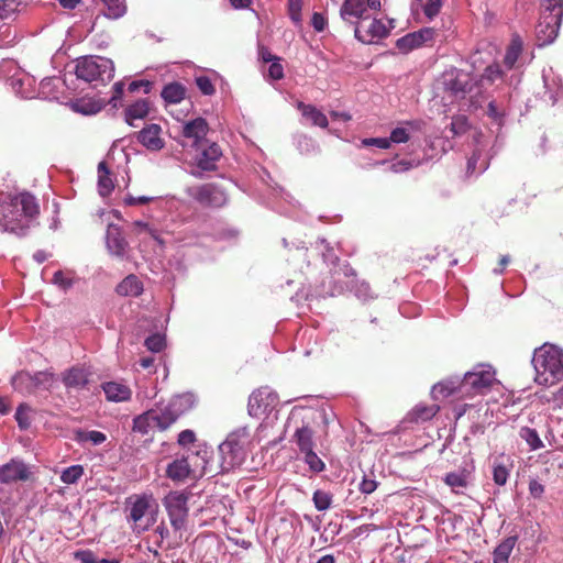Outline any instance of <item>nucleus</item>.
<instances>
[{"mask_svg":"<svg viewBox=\"0 0 563 563\" xmlns=\"http://www.w3.org/2000/svg\"><path fill=\"white\" fill-rule=\"evenodd\" d=\"M161 96L167 103H179L186 96V88L179 82H170L163 88Z\"/></svg>","mask_w":563,"mask_h":563,"instance_id":"obj_36","label":"nucleus"},{"mask_svg":"<svg viewBox=\"0 0 563 563\" xmlns=\"http://www.w3.org/2000/svg\"><path fill=\"white\" fill-rule=\"evenodd\" d=\"M312 439L313 431L307 426L298 428L295 432V442L301 453L313 449Z\"/></svg>","mask_w":563,"mask_h":563,"instance_id":"obj_37","label":"nucleus"},{"mask_svg":"<svg viewBox=\"0 0 563 563\" xmlns=\"http://www.w3.org/2000/svg\"><path fill=\"white\" fill-rule=\"evenodd\" d=\"M29 475V467L22 461L12 460L0 468V482L4 484L26 481Z\"/></svg>","mask_w":563,"mask_h":563,"instance_id":"obj_18","label":"nucleus"},{"mask_svg":"<svg viewBox=\"0 0 563 563\" xmlns=\"http://www.w3.org/2000/svg\"><path fill=\"white\" fill-rule=\"evenodd\" d=\"M104 10L102 11L103 16L111 20H118L125 15L128 7L125 0H99Z\"/></svg>","mask_w":563,"mask_h":563,"instance_id":"obj_34","label":"nucleus"},{"mask_svg":"<svg viewBox=\"0 0 563 563\" xmlns=\"http://www.w3.org/2000/svg\"><path fill=\"white\" fill-rule=\"evenodd\" d=\"M197 457L198 454L174 460L166 468L167 477L175 482L185 481L192 472L191 460Z\"/></svg>","mask_w":563,"mask_h":563,"instance_id":"obj_22","label":"nucleus"},{"mask_svg":"<svg viewBox=\"0 0 563 563\" xmlns=\"http://www.w3.org/2000/svg\"><path fill=\"white\" fill-rule=\"evenodd\" d=\"M150 112V102L147 99H139L125 109V122L134 125L135 120H143Z\"/></svg>","mask_w":563,"mask_h":563,"instance_id":"obj_31","label":"nucleus"},{"mask_svg":"<svg viewBox=\"0 0 563 563\" xmlns=\"http://www.w3.org/2000/svg\"><path fill=\"white\" fill-rule=\"evenodd\" d=\"M49 375L43 372H38L34 376L22 372L12 377V386L15 390L29 393L31 388L38 387L40 385L49 382Z\"/></svg>","mask_w":563,"mask_h":563,"instance_id":"obj_20","label":"nucleus"},{"mask_svg":"<svg viewBox=\"0 0 563 563\" xmlns=\"http://www.w3.org/2000/svg\"><path fill=\"white\" fill-rule=\"evenodd\" d=\"M340 16L354 26L356 22L366 21L369 16L365 0H344L340 9Z\"/></svg>","mask_w":563,"mask_h":563,"instance_id":"obj_17","label":"nucleus"},{"mask_svg":"<svg viewBox=\"0 0 563 563\" xmlns=\"http://www.w3.org/2000/svg\"><path fill=\"white\" fill-rule=\"evenodd\" d=\"M40 212L36 198L27 191L19 192L0 201V229L23 235Z\"/></svg>","mask_w":563,"mask_h":563,"instance_id":"obj_1","label":"nucleus"},{"mask_svg":"<svg viewBox=\"0 0 563 563\" xmlns=\"http://www.w3.org/2000/svg\"><path fill=\"white\" fill-rule=\"evenodd\" d=\"M439 407L435 405H418L409 413L410 420L415 422H423L432 419L438 412Z\"/></svg>","mask_w":563,"mask_h":563,"instance_id":"obj_40","label":"nucleus"},{"mask_svg":"<svg viewBox=\"0 0 563 563\" xmlns=\"http://www.w3.org/2000/svg\"><path fill=\"white\" fill-rule=\"evenodd\" d=\"M195 81H196L197 87L203 95L211 96L214 93V91H216L214 86L208 76H206V75L197 76Z\"/></svg>","mask_w":563,"mask_h":563,"instance_id":"obj_54","label":"nucleus"},{"mask_svg":"<svg viewBox=\"0 0 563 563\" xmlns=\"http://www.w3.org/2000/svg\"><path fill=\"white\" fill-rule=\"evenodd\" d=\"M532 365L538 385L552 386L563 379V350L550 343L534 350Z\"/></svg>","mask_w":563,"mask_h":563,"instance_id":"obj_3","label":"nucleus"},{"mask_svg":"<svg viewBox=\"0 0 563 563\" xmlns=\"http://www.w3.org/2000/svg\"><path fill=\"white\" fill-rule=\"evenodd\" d=\"M124 202L129 206H134V205H143V203H147V202H161V199L158 197H151V196L134 197V196L129 195L124 198Z\"/></svg>","mask_w":563,"mask_h":563,"instance_id":"obj_59","label":"nucleus"},{"mask_svg":"<svg viewBox=\"0 0 563 563\" xmlns=\"http://www.w3.org/2000/svg\"><path fill=\"white\" fill-rule=\"evenodd\" d=\"M208 123L202 118H196L183 124L180 134L178 135L179 145L187 151H191L196 146L206 143L208 133Z\"/></svg>","mask_w":563,"mask_h":563,"instance_id":"obj_9","label":"nucleus"},{"mask_svg":"<svg viewBox=\"0 0 563 563\" xmlns=\"http://www.w3.org/2000/svg\"><path fill=\"white\" fill-rule=\"evenodd\" d=\"M31 408L21 404L15 412V420L21 430H26L31 426V417H30Z\"/></svg>","mask_w":563,"mask_h":563,"instance_id":"obj_49","label":"nucleus"},{"mask_svg":"<svg viewBox=\"0 0 563 563\" xmlns=\"http://www.w3.org/2000/svg\"><path fill=\"white\" fill-rule=\"evenodd\" d=\"M106 106V102L95 98H80L71 102V109L85 115L96 114Z\"/></svg>","mask_w":563,"mask_h":563,"instance_id":"obj_30","label":"nucleus"},{"mask_svg":"<svg viewBox=\"0 0 563 563\" xmlns=\"http://www.w3.org/2000/svg\"><path fill=\"white\" fill-rule=\"evenodd\" d=\"M354 292H355V296L363 301L374 298V296L372 295L369 285L365 282L356 284L355 288H354Z\"/></svg>","mask_w":563,"mask_h":563,"instance_id":"obj_58","label":"nucleus"},{"mask_svg":"<svg viewBox=\"0 0 563 563\" xmlns=\"http://www.w3.org/2000/svg\"><path fill=\"white\" fill-rule=\"evenodd\" d=\"M114 189V184L110 177V170L104 162L98 165V191L100 196L107 197Z\"/></svg>","mask_w":563,"mask_h":563,"instance_id":"obj_35","label":"nucleus"},{"mask_svg":"<svg viewBox=\"0 0 563 563\" xmlns=\"http://www.w3.org/2000/svg\"><path fill=\"white\" fill-rule=\"evenodd\" d=\"M488 168V159L483 151L477 148L473 152L472 156L467 159L466 175L468 177L478 176Z\"/></svg>","mask_w":563,"mask_h":563,"instance_id":"obj_32","label":"nucleus"},{"mask_svg":"<svg viewBox=\"0 0 563 563\" xmlns=\"http://www.w3.org/2000/svg\"><path fill=\"white\" fill-rule=\"evenodd\" d=\"M76 560L81 563H98L95 553L91 550H79L74 553Z\"/></svg>","mask_w":563,"mask_h":563,"instance_id":"obj_63","label":"nucleus"},{"mask_svg":"<svg viewBox=\"0 0 563 563\" xmlns=\"http://www.w3.org/2000/svg\"><path fill=\"white\" fill-rule=\"evenodd\" d=\"M444 87L455 99H463L474 88L470 74L462 70H451L444 75Z\"/></svg>","mask_w":563,"mask_h":563,"instance_id":"obj_13","label":"nucleus"},{"mask_svg":"<svg viewBox=\"0 0 563 563\" xmlns=\"http://www.w3.org/2000/svg\"><path fill=\"white\" fill-rule=\"evenodd\" d=\"M468 121L465 115H456L451 121V132L453 135H460L467 131Z\"/></svg>","mask_w":563,"mask_h":563,"instance_id":"obj_53","label":"nucleus"},{"mask_svg":"<svg viewBox=\"0 0 563 563\" xmlns=\"http://www.w3.org/2000/svg\"><path fill=\"white\" fill-rule=\"evenodd\" d=\"M64 86L65 80L60 77H46L40 82L37 96L46 100H58Z\"/></svg>","mask_w":563,"mask_h":563,"instance_id":"obj_23","label":"nucleus"},{"mask_svg":"<svg viewBox=\"0 0 563 563\" xmlns=\"http://www.w3.org/2000/svg\"><path fill=\"white\" fill-rule=\"evenodd\" d=\"M90 373L84 367H71L63 375V383L67 388L80 389L89 382Z\"/></svg>","mask_w":563,"mask_h":563,"instance_id":"obj_28","label":"nucleus"},{"mask_svg":"<svg viewBox=\"0 0 563 563\" xmlns=\"http://www.w3.org/2000/svg\"><path fill=\"white\" fill-rule=\"evenodd\" d=\"M536 32L540 45L551 44L558 36L563 18V0H544Z\"/></svg>","mask_w":563,"mask_h":563,"instance_id":"obj_7","label":"nucleus"},{"mask_svg":"<svg viewBox=\"0 0 563 563\" xmlns=\"http://www.w3.org/2000/svg\"><path fill=\"white\" fill-rule=\"evenodd\" d=\"M460 382L459 379H451L435 384L431 390L432 397L439 399L440 397L444 398L454 393L460 394Z\"/></svg>","mask_w":563,"mask_h":563,"instance_id":"obj_38","label":"nucleus"},{"mask_svg":"<svg viewBox=\"0 0 563 563\" xmlns=\"http://www.w3.org/2000/svg\"><path fill=\"white\" fill-rule=\"evenodd\" d=\"M188 495L184 492H170L163 500L170 525L175 530L186 527L188 517Z\"/></svg>","mask_w":563,"mask_h":563,"instance_id":"obj_10","label":"nucleus"},{"mask_svg":"<svg viewBox=\"0 0 563 563\" xmlns=\"http://www.w3.org/2000/svg\"><path fill=\"white\" fill-rule=\"evenodd\" d=\"M102 390L104 391L106 398L113 402L128 401L132 396L131 388L118 382H107L102 384Z\"/></svg>","mask_w":563,"mask_h":563,"instance_id":"obj_26","label":"nucleus"},{"mask_svg":"<svg viewBox=\"0 0 563 563\" xmlns=\"http://www.w3.org/2000/svg\"><path fill=\"white\" fill-rule=\"evenodd\" d=\"M75 74L78 79L97 87L110 81L114 75L113 62L101 56H84L77 59Z\"/></svg>","mask_w":563,"mask_h":563,"instance_id":"obj_6","label":"nucleus"},{"mask_svg":"<svg viewBox=\"0 0 563 563\" xmlns=\"http://www.w3.org/2000/svg\"><path fill=\"white\" fill-rule=\"evenodd\" d=\"M443 5V0H426L423 13L428 19L437 16Z\"/></svg>","mask_w":563,"mask_h":563,"instance_id":"obj_55","label":"nucleus"},{"mask_svg":"<svg viewBox=\"0 0 563 563\" xmlns=\"http://www.w3.org/2000/svg\"><path fill=\"white\" fill-rule=\"evenodd\" d=\"M377 488V482L373 478H368L366 476L363 477L361 483L358 484V489L361 493L365 495H369L374 493Z\"/></svg>","mask_w":563,"mask_h":563,"instance_id":"obj_62","label":"nucleus"},{"mask_svg":"<svg viewBox=\"0 0 563 563\" xmlns=\"http://www.w3.org/2000/svg\"><path fill=\"white\" fill-rule=\"evenodd\" d=\"M278 404L277 394L269 387H262L254 391L249 398V413L260 418L268 415Z\"/></svg>","mask_w":563,"mask_h":563,"instance_id":"obj_12","label":"nucleus"},{"mask_svg":"<svg viewBox=\"0 0 563 563\" xmlns=\"http://www.w3.org/2000/svg\"><path fill=\"white\" fill-rule=\"evenodd\" d=\"M426 123L422 120H409L401 122L398 126L391 130L390 136V145L393 143L400 144L409 141L410 135L415 132L422 131Z\"/></svg>","mask_w":563,"mask_h":563,"instance_id":"obj_19","label":"nucleus"},{"mask_svg":"<svg viewBox=\"0 0 563 563\" xmlns=\"http://www.w3.org/2000/svg\"><path fill=\"white\" fill-rule=\"evenodd\" d=\"M305 454V462L309 466V468L314 473H320L324 470L325 465L323 461L317 455V453L312 450L302 452Z\"/></svg>","mask_w":563,"mask_h":563,"instance_id":"obj_50","label":"nucleus"},{"mask_svg":"<svg viewBox=\"0 0 563 563\" xmlns=\"http://www.w3.org/2000/svg\"><path fill=\"white\" fill-rule=\"evenodd\" d=\"M9 84L16 96L24 99L34 98L35 90L33 88L34 79L25 74H14L10 79Z\"/></svg>","mask_w":563,"mask_h":563,"instance_id":"obj_24","label":"nucleus"},{"mask_svg":"<svg viewBox=\"0 0 563 563\" xmlns=\"http://www.w3.org/2000/svg\"><path fill=\"white\" fill-rule=\"evenodd\" d=\"M21 3L22 0H0V22L11 18Z\"/></svg>","mask_w":563,"mask_h":563,"instance_id":"obj_48","label":"nucleus"},{"mask_svg":"<svg viewBox=\"0 0 563 563\" xmlns=\"http://www.w3.org/2000/svg\"><path fill=\"white\" fill-rule=\"evenodd\" d=\"M85 470L82 465L75 464L66 467L60 474V481L64 484L71 485L76 484L84 475Z\"/></svg>","mask_w":563,"mask_h":563,"instance_id":"obj_44","label":"nucleus"},{"mask_svg":"<svg viewBox=\"0 0 563 563\" xmlns=\"http://www.w3.org/2000/svg\"><path fill=\"white\" fill-rule=\"evenodd\" d=\"M161 132V126L153 123L140 131L137 139L147 150L159 151L164 146Z\"/></svg>","mask_w":563,"mask_h":563,"instance_id":"obj_25","label":"nucleus"},{"mask_svg":"<svg viewBox=\"0 0 563 563\" xmlns=\"http://www.w3.org/2000/svg\"><path fill=\"white\" fill-rule=\"evenodd\" d=\"M187 195L203 207H222L227 202L225 192L214 184L188 187Z\"/></svg>","mask_w":563,"mask_h":563,"instance_id":"obj_11","label":"nucleus"},{"mask_svg":"<svg viewBox=\"0 0 563 563\" xmlns=\"http://www.w3.org/2000/svg\"><path fill=\"white\" fill-rule=\"evenodd\" d=\"M165 345V335L159 333L152 334L145 340V346L154 353L161 352Z\"/></svg>","mask_w":563,"mask_h":563,"instance_id":"obj_51","label":"nucleus"},{"mask_svg":"<svg viewBox=\"0 0 563 563\" xmlns=\"http://www.w3.org/2000/svg\"><path fill=\"white\" fill-rule=\"evenodd\" d=\"M134 225L139 235H144L145 238L148 236L150 239L157 242L159 245H163L164 242L161 239L158 230L152 228L148 223L142 221H136Z\"/></svg>","mask_w":563,"mask_h":563,"instance_id":"obj_46","label":"nucleus"},{"mask_svg":"<svg viewBox=\"0 0 563 563\" xmlns=\"http://www.w3.org/2000/svg\"><path fill=\"white\" fill-rule=\"evenodd\" d=\"M297 108L301 112V115L309 121L311 125L322 129L328 126L329 122L325 114L314 106L306 104L300 101L297 103Z\"/></svg>","mask_w":563,"mask_h":563,"instance_id":"obj_29","label":"nucleus"},{"mask_svg":"<svg viewBox=\"0 0 563 563\" xmlns=\"http://www.w3.org/2000/svg\"><path fill=\"white\" fill-rule=\"evenodd\" d=\"M363 146H376L382 150H387L390 147V140L388 137H368L362 140Z\"/></svg>","mask_w":563,"mask_h":563,"instance_id":"obj_57","label":"nucleus"},{"mask_svg":"<svg viewBox=\"0 0 563 563\" xmlns=\"http://www.w3.org/2000/svg\"><path fill=\"white\" fill-rule=\"evenodd\" d=\"M521 49H522V43H521L520 38L518 36L514 37L511 40L510 45L507 48V52H506V55L504 58V63L508 69H511L515 66L516 62L518 60V57L521 54Z\"/></svg>","mask_w":563,"mask_h":563,"instance_id":"obj_42","label":"nucleus"},{"mask_svg":"<svg viewBox=\"0 0 563 563\" xmlns=\"http://www.w3.org/2000/svg\"><path fill=\"white\" fill-rule=\"evenodd\" d=\"M312 501L317 510L325 511L331 507L332 495L328 492L317 489L313 493Z\"/></svg>","mask_w":563,"mask_h":563,"instance_id":"obj_45","label":"nucleus"},{"mask_svg":"<svg viewBox=\"0 0 563 563\" xmlns=\"http://www.w3.org/2000/svg\"><path fill=\"white\" fill-rule=\"evenodd\" d=\"M435 35L434 29L423 27L419 31L409 33L397 40L396 46L401 52H409L433 41Z\"/></svg>","mask_w":563,"mask_h":563,"instance_id":"obj_16","label":"nucleus"},{"mask_svg":"<svg viewBox=\"0 0 563 563\" xmlns=\"http://www.w3.org/2000/svg\"><path fill=\"white\" fill-rule=\"evenodd\" d=\"M495 380V372L489 365H477L464 374L460 382V395L472 397L484 393Z\"/></svg>","mask_w":563,"mask_h":563,"instance_id":"obj_8","label":"nucleus"},{"mask_svg":"<svg viewBox=\"0 0 563 563\" xmlns=\"http://www.w3.org/2000/svg\"><path fill=\"white\" fill-rule=\"evenodd\" d=\"M117 292L120 296L136 297L143 292V283L137 276L131 274L126 276L118 286Z\"/></svg>","mask_w":563,"mask_h":563,"instance_id":"obj_33","label":"nucleus"},{"mask_svg":"<svg viewBox=\"0 0 563 563\" xmlns=\"http://www.w3.org/2000/svg\"><path fill=\"white\" fill-rule=\"evenodd\" d=\"M124 512L132 531L141 534L155 523L157 504L152 495L134 494L125 499Z\"/></svg>","mask_w":563,"mask_h":563,"instance_id":"obj_4","label":"nucleus"},{"mask_svg":"<svg viewBox=\"0 0 563 563\" xmlns=\"http://www.w3.org/2000/svg\"><path fill=\"white\" fill-rule=\"evenodd\" d=\"M268 76L274 80H279L284 77V68L279 63V58L271 63L268 67Z\"/></svg>","mask_w":563,"mask_h":563,"instance_id":"obj_64","label":"nucleus"},{"mask_svg":"<svg viewBox=\"0 0 563 563\" xmlns=\"http://www.w3.org/2000/svg\"><path fill=\"white\" fill-rule=\"evenodd\" d=\"M303 1L302 0H288V14L290 20L296 24H301V10H302Z\"/></svg>","mask_w":563,"mask_h":563,"instance_id":"obj_52","label":"nucleus"},{"mask_svg":"<svg viewBox=\"0 0 563 563\" xmlns=\"http://www.w3.org/2000/svg\"><path fill=\"white\" fill-rule=\"evenodd\" d=\"M512 468V463L509 457L505 455H500L493 461L492 472H493V481L498 486L506 485L510 472Z\"/></svg>","mask_w":563,"mask_h":563,"instance_id":"obj_27","label":"nucleus"},{"mask_svg":"<svg viewBox=\"0 0 563 563\" xmlns=\"http://www.w3.org/2000/svg\"><path fill=\"white\" fill-rule=\"evenodd\" d=\"M444 483L457 493L459 489L467 486V474L465 472H451L444 477Z\"/></svg>","mask_w":563,"mask_h":563,"instance_id":"obj_43","label":"nucleus"},{"mask_svg":"<svg viewBox=\"0 0 563 563\" xmlns=\"http://www.w3.org/2000/svg\"><path fill=\"white\" fill-rule=\"evenodd\" d=\"M390 27H393V25L387 27L386 24L378 19H373L367 25L365 24V21L356 22L354 35L360 42L369 44L386 37Z\"/></svg>","mask_w":563,"mask_h":563,"instance_id":"obj_14","label":"nucleus"},{"mask_svg":"<svg viewBox=\"0 0 563 563\" xmlns=\"http://www.w3.org/2000/svg\"><path fill=\"white\" fill-rule=\"evenodd\" d=\"M503 77V70L498 64L489 65L486 67L483 78L494 82Z\"/></svg>","mask_w":563,"mask_h":563,"instance_id":"obj_60","label":"nucleus"},{"mask_svg":"<svg viewBox=\"0 0 563 563\" xmlns=\"http://www.w3.org/2000/svg\"><path fill=\"white\" fill-rule=\"evenodd\" d=\"M250 439V431L246 427L238 428L228 434L227 439L218 448L221 472H230L243 464Z\"/></svg>","mask_w":563,"mask_h":563,"instance_id":"obj_5","label":"nucleus"},{"mask_svg":"<svg viewBox=\"0 0 563 563\" xmlns=\"http://www.w3.org/2000/svg\"><path fill=\"white\" fill-rule=\"evenodd\" d=\"M106 240L107 249L111 255L120 258L125 256L128 242L118 227H108Z\"/></svg>","mask_w":563,"mask_h":563,"instance_id":"obj_21","label":"nucleus"},{"mask_svg":"<svg viewBox=\"0 0 563 563\" xmlns=\"http://www.w3.org/2000/svg\"><path fill=\"white\" fill-rule=\"evenodd\" d=\"M297 146L301 153H310L314 151L317 144L311 137L300 135L297 137Z\"/></svg>","mask_w":563,"mask_h":563,"instance_id":"obj_61","label":"nucleus"},{"mask_svg":"<svg viewBox=\"0 0 563 563\" xmlns=\"http://www.w3.org/2000/svg\"><path fill=\"white\" fill-rule=\"evenodd\" d=\"M516 544V538L509 537L504 540L498 547L494 550V558L501 560H509V556L512 552V549Z\"/></svg>","mask_w":563,"mask_h":563,"instance_id":"obj_47","label":"nucleus"},{"mask_svg":"<svg viewBox=\"0 0 563 563\" xmlns=\"http://www.w3.org/2000/svg\"><path fill=\"white\" fill-rule=\"evenodd\" d=\"M124 87H125V85L123 81H118L113 85L112 96L108 101L112 106V108H118L119 106H121L120 100L122 99V97L124 95Z\"/></svg>","mask_w":563,"mask_h":563,"instance_id":"obj_56","label":"nucleus"},{"mask_svg":"<svg viewBox=\"0 0 563 563\" xmlns=\"http://www.w3.org/2000/svg\"><path fill=\"white\" fill-rule=\"evenodd\" d=\"M194 152L192 159L195 164L202 170H213L217 162L222 156L220 147L216 143H206L201 146H196L190 151Z\"/></svg>","mask_w":563,"mask_h":563,"instance_id":"obj_15","label":"nucleus"},{"mask_svg":"<svg viewBox=\"0 0 563 563\" xmlns=\"http://www.w3.org/2000/svg\"><path fill=\"white\" fill-rule=\"evenodd\" d=\"M75 440L79 443L90 442L93 445H100L107 440V435L97 430H77L75 433Z\"/></svg>","mask_w":563,"mask_h":563,"instance_id":"obj_41","label":"nucleus"},{"mask_svg":"<svg viewBox=\"0 0 563 563\" xmlns=\"http://www.w3.org/2000/svg\"><path fill=\"white\" fill-rule=\"evenodd\" d=\"M519 437L527 443L530 451H537L544 448L538 431L533 428L521 427L519 430Z\"/></svg>","mask_w":563,"mask_h":563,"instance_id":"obj_39","label":"nucleus"},{"mask_svg":"<svg viewBox=\"0 0 563 563\" xmlns=\"http://www.w3.org/2000/svg\"><path fill=\"white\" fill-rule=\"evenodd\" d=\"M194 405V396L184 394L174 397L162 410H148L133 419L132 430L140 434H148L154 429L162 431L169 428L179 416Z\"/></svg>","mask_w":563,"mask_h":563,"instance_id":"obj_2","label":"nucleus"}]
</instances>
